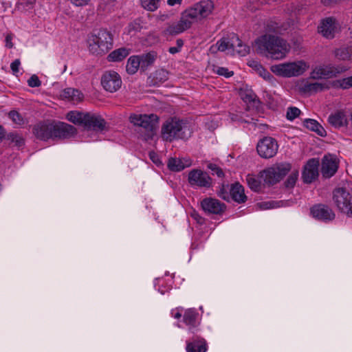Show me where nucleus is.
<instances>
[{
	"label": "nucleus",
	"instance_id": "31",
	"mask_svg": "<svg viewBox=\"0 0 352 352\" xmlns=\"http://www.w3.org/2000/svg\"><path fill=\"white\" fill-rule=\"evenodd\" d=\"M129 54V50L121 47L111 52L107 56L110 62H119L124 59Z\"/></svg>",
	"mask_w": 352,
	"mask_h": 352
},
{
	"label": "nucleus",
	"instance_id": "32",
	"mask_svg": "<svg viewBox=\"0 0 352 352\" xmlns=\"http://www.w3.org/2000/svg\"><path fill=\"white\" fill-rule=\"evenodd\" d=\"M85 113L77 111H72L67 113L66 118L67 119L75 124H79L83 126L84 121L85 119Z\"/></svg>",
	"mask_w": 352,
	"mask_h": 352
},
{
	"label": "nucleus",
	"instance_id": "44",
	"mask_svg": "<svg viewBox=\"0 0 352 352\" xmlns=\"http://www.w3.org/2000/svg\"><path fill=\"white\" fill-rule=\"evenodd\" d=\"M207 167L212 172L213 175L216 174L219 177H223L224 176L223 170L217 164L209 163Z\"/></svg>",
	"mask_w": 352,
	"mask_h": 352
},
{
	"label": "nucleus",
	"instance_id": "3",
	"mask_svg": "<svg viewBox=\"0 0 352 352\" xmlns=\"http://www.w3.org/2000/svg\"><path fill=\"white\" fill-rule=\"evenodd\" d=\"M190 135L191 131L188 123L176 118L168 120L162 127V138L167 142L177 139H188Z\"/></svg>",
	"mask_w": 352,
	"mask_h": 352
},
{
	"label": "nucleus",
	"instance_id": "13",
	"mask_svg": "<svg viewBox=\"0 0 352 352\" xmlns=\"http://www.w3.org/2000/svg\"><path fill=\"white\" fill-rule=\"evenodd\" d=\"M312 217L319 221L328 222L335 219L336 214L332 209L327 205L316 204L310 209Z\"/></svg>",
	"mask_w": 352,
	"mask_h": 352
},
{
	"label": "nucleus",
	"instance_id": "40",
	"mask_svg": "<svg viewBox=\"0 0 352 352\" xmlns=\"http://www.w3.org/2000/svg\"><path fill=\"white\" fill-rule=\"evenodd\" d=\"M300 113L301 111L298 108L295 107H289L287 109L286 118L287 120L292 121L298 118Z\"/></svg>",
	"mask_w": 352,
	"mask_h": 352
},
{
	"label": "nucleus",
	"instance_id": "61",
	"mask_svg": "<svg viewBox=\"0 0 352 352\" xmlns=\"http://www.w3.org/2000/svg\"><path fill=\"white\" fill-rule=\"evenodd\" d=\"M5 131L2 126L0 125V141L4 138Z\"/></svg>",
	"mask_w": 352,
	"mask_h": 352
},
{
	"label": "nucleus",
	"instance_id": "17",
	"mask_svg": "<svg viewBox=\"0 0 352 352\" xmlns=\"http://www.w3.org/2000/svg\"><path fill=\"white\" fill-rule=\"evenodd\" d=\"M318 29V32L324 37L329 39L334 38L337 30L336 19L330 16L321 20Z\"/></svg>",
	"mask_w": 352,
	"mask_h": 352
},
{
	"label": "nucleus",
	"instance_id": "47",
	"mask_svg": "<svg viewBox=\"0 0 352 352\" xmlns=\"http://www.w3.org/2000/svg\"><path fill=\"white\" fill-rule=\"evenodd\" d=\"M258 205L260 208L263 210L274 208L278 206V203L273 201L261 202L258 204Z\"/></svg>",
	"mask_w": 352,
	"mask_h": 352
},
{
	"label": "nucleus",
	"instance_id": "24",
	"mask_svg": "<svg viewBox=\"0 0 352 352\" xmlns=\"http://www.w3.org/2000/svg\"><path fill=\"white\" fill-rule=\"evenodd\" d=\"M230 195L232 199L238 203H244L247 200V197L244 192V188L239 182L231 185Z\"/></svg>",
	"mask_w": 352,
	"mask_h": 352
},
{
	"label": "nucleus",
	"instance_id": "37",
	"mask_svg": "<svg viewBox=\"0 0 352 352\" xmlns=\"http://www.w3.org/2000/svg\"><path fill=\"white\" fill-rule=\"evenodd\" d=\"M324 88L325 85L320 82H307L304 86V90L307 92H317L322 91Z\"/></svg>",
	"mask_w": 352,
	"mask_h": 352
},
{
	"label": "nucleus",
	"instance_id": "53",
	"mask_svg": "<svg viewBox=\"0 0 352 352\" xmlns=\"http://www.w3.org/2000/svg\"><path fill=\"white\" fill-rule=\"evenodd\" d=\"M248 64L256 72H258V69L262 67V65L258 61L254 60H250Z\"/></svg>",
	"mask_w": 352,
	"mask_h": 352
},
{
	"label": "nucleus",
	"instance_id": "35",
	"mask_svg": "<svg viewBox=\"0 0 352 352\" xmlns=\"http://www.w3.org/2000/svg\"><path fill=\"white\" fill-rule=\"evenodd\" d=\"M274 168L281 180L291 170L292 165L289 163H282L274 166Z\"/></svg>",
	"mask_w": 352,
	"mask_h": 352
},
{
	"label": "nucleus",
	"instance_id": "23",
	"mask_svg": "<svg viewBox=\"0 0 352 352\" xmlns=\"http://www.w3.org/2000/svg\"><path fill=\"white\" fill-rule=\"evenodd\" d=\"M206 342L201 338H193L192 341L188 342L186 344L187 352H206Z\"/></svg>",
	"mask_w": 352,
	"mask_h": 352
},
{
	"label": "nucleus",
	"instance_id": "14",
	"mask_svg": "<svg viewBox=\"0 0 352 352\" xmlns=\"http://www.w3.org/2000/svg\"><path fill=\"white\" fill-rule=\"evenodd\" d=\"M107 122L100 116L86 113L83 126L87 130L102 131L106 129Z\"/></svg>",
	"mask_w": 352,
	"mask_h": 352
},
{
	"label": "nucleus",
	"instance_id": "55",
	"mask_svg": "<svg viewBox=\"0 0 352 352\" xmlns=\"http://www.w3.org/2000/svg\"><path fill=\"white\" fill-rule=\"evenodd\" d=\"M321 2L324 6H331V4L336 3L338 2V0H321Z\"/></svg>",
	"mask_w": 352,
	"mask_h": 352
},
{
	"label": "nucleus",
	"instance_id": "15",
	"mask_svg": "<svg viewBox=\"0 0 352 352\" xmlns=\"http://www.w3.org/2000/svg\"><path fill=\"white\" fill-rule=\"evenodd\" d=\"M54 124L49 122H41L33 126L32 133L34 136L43 141L53 138Z\"/></svg>",
	"mask_w": 352,
	"mask_h": 352
},
{
	"label": "nucleus",
	"instance_id": "20",
	"mask_svg": "<svg viewBox=\"0 0 352 352\" xmlns=\"http://www.w3.org/2000/svg\"><path fill=\"white\" fill-rule=\"evenodd\" d=\"M328 122L333 127L338 129L347 126L349 123L347 116L343 111H337L330 114Z\"/></svg>",
	"mask_w": 352,
	"mask_h": 352
},
{
	"label": "nucleus",
	"instance_id": "39",
	"mask_svg": "<svg viewBox=\"0 0 352 352\" xmlns=\"http://www.w3.org/2000/svg\"><path fill=\"white\" fill-rule=\"evenodd\" d=\"M236 52L241 56H245L250 52V47L243 43L239 38V42H235V50Z\"/></svg>",
	"mask_w": 352,
	"mask_h": 352
},
{
	"label": "nucleus",
	"instance_id": "36",
	"mask_svg": "<svg viewBox=\"0 0 352 352\" xmlns=\"http://www.w3.org/2000/svg\"><path fill=\"white\" fill-rule=\"evenodd\" d=\"M160 3V0H141L142 6L148 10V11H155L156 10Z\"/></svg>",
	"mask_w": 352,
	"mask_h": 352
},
{
	"label": "nucleus",
	"instance_id": "9",
	"mask_svg": "<svg viewBox=\"0 0 352 352\" xmlns=\"http://www.w3.org/2000/svg\"><path fill=\"white\" fill-rule=\"evenodd\" d=\"M188 181L192 187L209 188L212 186V179L208 173L201 169H192L188 173Z\"/></svg>",
	"mask_w": 352,
	"mask_h": 352
},
{
	"label": "nucleus",
	"instance_id": "42",
	"mask_svg": "<svg viewBox=\"0 0 352 352\" xmlns=\"http://www.w3.org/2000/svg\"><path fill=\"white\" fill-rule=\"evenodd\" d=\"M298 171H294L292 172L288 178L287 179L285 184L287 188H293L294 185L296 184V182L298 179Z\"/></svg>",
	"mask_w": 352,
	"mask_h": 352
},
{
	"label": "nucleus",
	"instance_id": "12",
	"mask_svg": "<svg viewBox=\"0 0 352 352\" xmlns=\"http://www.w3.org/2000/svg\"><path fill=\"white\" fill-rule=\"evenodd\" d=\"M101 85L106 91L113 93L121 87L122 79L117 72L107 71L101 77Z\"/></svg>",
	"mask_w": 352,
	"mask_h": 352
},
{
	"label": "nucleus",
	"instance_id": "2",
	"mask_svg": "<svg viewBox=\"0 0 352 352\" xmlns=\"http://www.w3.org/2000/svg\"><path fill=\"white\" fill-rule=\"evenodd\" d=\"M257 53L267 57L279 60L285 58L289 52V45L283 38L270 34H265L255 41Z\"/></svg>",
	"mask_w": 352,
	"mask_h": 352
},
{
	"label": "nucleus",
	"instance_id": "4",
	"mask_svg": "<svg viewBox=\"0 0 352 352\" xmlns=\"http://www.w3.org/2000/svg\"><path fill=\"white\" fill-rule=\"evenodd\" d=\"M113 47V36L106 30H100L97 34L92 35L89 39V48L95 54L107 52Z\"/></svg>",
	"mask_w": 352,
	"mask_h": 352
},
{
	"label": "nucleus",
	"instance_id": "56",
	"mask_svg": "<svg viewBox=\"0 0 352 352\" xmlns=\"http://www.w3.org/2000/svg\"><path fill=\"white\" fill-rule=\"evenodd\" d=\"M181 50L179 49V47H169L168 49V52L172 54H175L176 53H178Z\"/></svg>",
	"mask_w": 352,
	"mask_h": 352
},
{
	"label": "nucleus",
	"instance_id": "49",
	"mask_svg": "<svg viewBox=\"0 0 352 352\" xmlns=\"http://www.w3.org/2000/svg\"><path fill=\"white\" fill-rule=\"evenodd\" d=\"M256 72L266 80L270 81L273 78V76L263 66Z\"/></svg>",
	"mask_w": 352,
	"mask_h": 352
},
{
	"label": "nucleus",
	"instance_id": "6",
	"mask_svg": "<svg viewBox=\"0 0 352 352\" xmlns=\"http://www.w3.org/2000/svg\"><path fill=\"white\" fill-rule=\"evenodd\" d=\"M333 201L339 210L352 217V195L344 188L334 189Z\"/></svg>",
	"mask_w": 352,
	"mask_h": 352
},
{
	"label": "nucleus",
	"instance_id": "25",
	"mask_svg": "<svg viewBox=\"0 0 352 352\" xmlns=\"http://www.w3.org/2000/svg\"><path fill=\"white\" fill-rule=\"evenodd\" d=\"M191 165V161L188 159L170 158L168 162V167L172 171H181Z\"/></svg>",
	"mask_w": 352,
	"mask_h": 352
},
{
	"label": "nucleus",
	"instance_id": "57",
	"mask_svg": "<svg viewBox=\"0 0 352 352\" xmlns=\"http://www.w3.org/2000/svg\"><path fill=\"white\" fill-rule=\"evenodd\" d=\"M177 309V311L176 313L174 314V311H173L171 314L175 318L179 319L182 317V313L179 311V309Z\"/></svg>",
	"mask_w": 352,
	"mask_h": 352
},
{
	"label": "nucleus",
	"instance_id": "28",
	"mask_svg": "<svg viewBox=\"0 0 352 352\" xmlns=\"http://www.w3.org/2000/svg\"><path fill=\"white\" fill-rule=\"evenodd\" d=\"M260 174L265 183L269 185L274 184L280 181V177L277 175L274 167L264 170Z\"/></svg>",
	"mask_w": 352,
	"mask_h": 352
},
{
	"label": "nucleus",
	"instance_id": "10",
	"mask_svg": "<svg viewBox=\"0 0 352 352\" xmlns=\"http://www.w3.org/2000/svg\"><path fill=\"white\" fill-rule=\"evenodd\" d=\"M278 144L277 141L272 137H265L257 144L256 150L258 154L263 158L273 157L278 151Z\"/></svg>",
	"mask_w": 352,
	"mask_h": 352
},
{
	"label": "nucleus",
	"instance_id": "46",
	"mask_svg": "<svg viewBox=\"0 0 352 352\" xmlns=\"http://www.w3.org/2000/svg\"><path fill=\"white\" fill-rule=\"evenodd\" d=\"M28 85L30 87H38L41 82L36 75H32L28 80Z\"/></svg>",
	"mask_w": 352,
	"mask_h": 352
},
{
	"label": "nucleus",
	"instance_id": "54",
	"mask_svg": "<svg viewBox=\"0 0 352 352\" xmlns=\"http://www.w3.org/2000/svg\"><path fill=\"white\" fill-rule=\"evenodd\" d=\"M90 0H69V1L76 6H84L88 4Z\"/></svg>",
	"mask_w": 352,
	"mask_h": 352
},
{
	"label": "nucleus",
	"instance_id": "34",
	"mask_svg": "<svg viewBox=\"0 0 352 352\" xmlns=\"http://www.w3.org/2000/svg\"><path fill=\"white\" fill-rule=\"evenodd\" d=\"M246 182L251 190L254 192H260L262 190V184L260 179L254 175H248Z\"/></svg>",
	"mask_w": 352,
	"mask_h": 352
},
{
	"label": "nucleus",
	"instance_id": "27",
	"mask_svg": "<svg viewBox=\"0 0 352 352\" xmlns=\"http://www.w3.org/2000/svg\"><path fill=\"white\" fill-rule=\"evenodd\" d=\"M60 97L63 99H65L76 103L82 100L83 95L78 89L73 88H66L61 91Z\"/></svg>",
	"mask_w": 352,
	"mask_h": 352
},
{
	"label": "nucleus",
	"instance_id": "43",
	"mask_svg": "<svg viewBox=\"0 0 352 352\" xmlns=\"http://www.w3.org/2000/svg\"><path fill=\"white\" fill-rule=\"evenodd\" d=\"M35 0H19L17 7L18 9L26 10L32 8Z\"/></svg>",
	"mask_w": 352,
	"mask_h": 352
},
{
	"label": "nucleus",
	"instance_id": "30",
	"mask_svg": "<svg viewBox=\"0 0 352 352\" xmlns=\"http://www.w3.org/2000/svg\"><path fill=\"white\" fill-rule=\"evenodd\" d=\"M303 126L307 129L316 132L320 136L324 137L327 134L324 129L314 119L305 120L303 122Z\"/></svg>",
	"mask_w": 352,
	"mask_h": 352
},
{
	"label": "nucleus",
	"instance_id": "50",
	"mask_svg": "<svg viewBox=\"0 0 352 352\" xmlns=\"http://www.w3.org/2000/svg\"><path fill=\"white\" fill-rule=\"evenodd\" d=\"M340 86L343 89H349L352 87V76L343 78L341 80Z\"/></svg>",
	"mask_w": 352,
	"mask_h": 352
},
{
	"label": "nucleus",
	"instance_id": "22",
	"mask_svg": "<svg viewBox=\"0 0 352 352\" xmlns=\"http://www.w3.org/2000/svg\"><path fill=\"white\" fill-rule=\"evenodd\" d=\"M235 42H239V36L235 33H231L227 38H223L217 42V50L221 52L228 49L235 50Z\"/></svg>",
	"mask_w": 352,
	"mask_h": 352
},
{
	"label": "nucleus",
	"instance_id": "58",
	"mask_svg": "<svg viewBox=\"0 0 352 352\" xmlns=\"http://www.w3.org/2000/svg\"><path fill=\"white\" fill-rule=\"evenodd\" d=\"M182 0H168V3L170 6H174L176 3H180Z\"/></svg>",
	"mask_w": 352,
	"mask_h": 352
},
{
	"label": "nucleus",
	"instance_id": "26",
	"mask_svg": "<svg viewBox=\"0 0 352 352\" xmlns=\"http://www.w3.org/2000/svg\"><path fill=\"white\" fill-rule=\"evenodd\" d=\"M199 313L195 309H188L185 311L183 317L184 322L190 328H195L199 324Z\"/></svg>",
	"mask_w": 352,
	"mask_h": 352
},
{
	"label": "nucleus",
	"instance_id": "51",
	"mask_svg": "<svg viewBox=\"0 0 352 352\" xmlns=\"http://www.w3.org/2000/svg\"><path fill=\"white\" fill-rule=\"evenodd\" d=\"M20 65L21 62L19 59H16L11 63L10 68L13 74L16 75L19 73Z\"/></svg>",
	"mask_w": 352,
	"mask_h": 352
},
{
	"label": "nucleus",
	"instance_id": "41",
	"mask_svg": "<svg viewBox=\"0 0 352 352\" xmlns=\"http://www.w3.org/2000/svg\"><path fill=\"white\" fill-rule=\"evenodd\" d=\"M8 117L16 124L21 125L24 123L23 118L16 111H10L8 113Z\"/></svg>",
	"mask_w": 352,
	"mask_h": 352
},
{
	"label": "nucleus",
	"instance_id": "11",
	"mask_svg": "<svg viewBox=\"0 0 352 352\" xmlns=\"http://www.w3.org/2000/svg\"><path fill=\"white\" fill-rule=\"evenodd\" d=\"M201 208L206 214L221 215L226 211V205L217 199L206 197L201 201Z\"/></svg>",
	"mask_w": 352,
	"mask_h": 352
},
{
	"label": "nucleus",
	"instance_id": "33",
	"mask_svg": "<svg viewBox=\"0 0 352 352\" xmlns=\"http://www.w3.org/2000/svg\"><path fill=\"white\" fill-rule=\"evenodd\" d=\"M139 69H140V65L138 55L129 57L126 65L127 73L131 75L135 74Z\"/></svg>",
	"mask_w": 352,
	"mask_h": 352
},
{
	"label": "nucleus",
	"instance_id": "21",
	"mask_svg": "<svg viewBox=\"0 0 352 352\" xmlns=\"http://www.w3.org/2000/svg\"><path fill=\"white\" fill-rule=\"evenodd\" d=\"M140 60V70L144 72L153 65L157 59V52L151 51L148 53L138 55Z\"/></svg>",
	"mask_w": 352,
	"mask_h": 352
},
{
	"label": "nucleus",
	"instance_id": "38",
	"mask_svg": "<svg viewBox=\"0 0 352 352\" xmlns=\"http://www.w3.org/2000/svg\"><path fill=\"white\" fill-rule=\"evenodd\" d=\"M8 140H10L12 143H14V146L18 147L22 146L25 143L23 137L17 133H10L8 135Z\"/></svg>",
	"mask_w": 352,
	"mask_h": 352
},
{
	"label": "nucleus",
	"instance_id": "5",
	"mask_svg": "<svg viewBox=\"0 0 352 352\" xmlns=\"http://www.w3.org/2000/svg\"><path fill=\"white\" fill-rule=\"evenodd\" d=\"M308 68L305 61L299 60L272 65L271 71L280 76L292 77L302 75Z\"/></svg>",
	"mask_w": 352,
	"mask_h": 352
},
{
	"label": "nucleus",
	"instance_id": "16",
	"mask_svg": "<svg viewBox=\"0 0 352 352\" xmlns=\"http://www.w3.org/2000/svg\"><path fill=\"white\" fill-rule=\"evenodd\" d=\"M319 165L318 159L312 158L308 160L302 173L305 183L310 184L318 177Z\"/></svg>",
	"mask_w": 352,
	"mask_h": 352
},
{
	"label": "nucleus",
	"instance_id": "63",
	"mask_svg": "<svg viewBox=\"0 0 352 352\" xmlns=\"http://www.w3.org/2000/svg\"><path fill=\"white\" fill-rule=\"evenodd\" d=\"M8 47H9L10 48H11V47H12V43H10L8 45Z\"/></svg>",
	"mask_w": 352,
	"mask_h": 352
},
{
	"label": "nucleus",
	"instance_id": "8",
	"mask_svg": "<svg viewBox=\"0 0 352 352\" xmlns=\"http://www.w3.org/2000/svg\"><path fill=\"white\" fill-rule=\"evenodd\" d=\"M129 120L135 126H140L148 132H153L158 123L159 118L155 114H131Z\"/></svg>",
	"mask_w": 352,
	"mask_h": 352
},
{
	"label": "nucleus",
	"instance_id": "1",
	"mask_svg": "<svg viewBox=\"0 0 352 352\" xmlns=\"http://www.w3.org/2000/svg\"><path fill=\"white\" fill-rule=\"evenodd\" d=\"M213 3L210 0L201 1L182 12L180 20L168 25L164 32L168 35H177L186 30L203 18L208 16L212 11Z\"/></svg>",
	"mask_w": 352,
	"mask_h": 352
},
{
	"label": "nucleus",
	"instance_id": "59",
	"mask_svg": "<svg viewBox=\"0 0 352 352\" xmlns=\"http://www.w3.org/2000/svg\"><path fill=\"white\" fill-rule=\"evenodd\" d=\"M176 43H177V47H179V49L181 50V48L182 47V46L184 45L183 40L181 39V38H179V39L177 40Z\"/></svg>",
	"mask_w": 352,
	"mask_h": 352
},
{
	"label": "nucleus",
	"instance_id": "19",
	"mask_svg": "<svg viewBox=\"0 0 352 352\" xmlns=\"http://www.w3.org/2000/svg\"><path fill=\"white\" fill-rule=\"evenodd\" d=\"M338 163L331 155H324L322 160L321 173L324 177L330 178L337 172Z\"/></svg>",
	"mask_w": 352,
	"mask_h": 352
},
{
	"label": "nucleus",
	"instance_id": "60",
	"mask_svg": "<svg viewBox=\"0 0 352 352\" xmlns=\"http://www.w3.org/2000/svg\"><path fill=\"white\" fill-rule=\"evenodd\" d=\"M210 52L212 54L214 53H216L217 51H219V50H217V44L215 45H212L210 47Z\"/></svg>",
	"mask_w": 352,
	"mask_h": 352
},
{
	"label": "nucleus",
	"instance_id": "45",
	"mask_svg": "<svg viewBox=\"0 0 352 352\" xmlns=\"http://www.w3.org/2000/svg\"><path fill=\"white\" fill-rule=\"evenodd\" d=\"M214 72L218 75L223 76L226 78H229L234 74L233 72H230L227 68L222 67H217Z\"/></svg>",
	"mask_w": 352,
	"mask_h": 352
},
{
	"label": "nucleus",
	"instance_id": "7",
	"mask_svg": "<svg viewBox=\"0 0 352 352\" xmlns=\"http://www.w3.org/2000/svg\"><path fill=\"white\" fill-rule=\"evenodd\" d=\"M347 70L346 67L338 65L329 64L317 66L311 72L310 77L313 79L331 78Z\"/></svg>",
	"mask_w": 352,
	"mask_h": 352
},
{
	"label": "nucleus",
	"instance_id": "48",
	"mask_svg": "<svg viewBox=\"0 0 352 352\" xmlns=\"http://www.w3.org/2000/svg\"><path fill=\"white\" fill-rule=\"evenodd\" d=\"M241 98L245 102H254L256 100V96L255 94H254L252 91H248V92L243 94L241 95Z\"/></svg>",
	"mask_w": 352,
	"mask_h": 352
},
{
	"label": "nucleus",
	"instance_id": "18",
	"mask_svg": "<svg viewBox=\"0 0 352 352\" xmlns=\"http://www.w3.org/2000/svg\"><path fill=\"white\" fill-rule=\"evenodd\" d=\"M53 138H69L76 134V129L69 124L58 122L54 124Z\"/></svg>",
	"mask_w": 352,
	"mask_h": 352
},
{
	"label": "nucleus",
	"instance_id": "29",
	"mask_svg": "<svg viewBox=\"0 0 352 352\" xmlns=\"http://www.w3.org/2000/svg\"><path fill=\"white\" fill-rule=\"evenodd\" d=\"M333 54L340 60H348L352 59V45L342 46L336 48Z\"/></svg>",
	"mask_w": 352,
	"mask_h": 352
},
{
	"label": "nucleus",
	"instance_id": "62",
	"mask_svg": "<svg viewBox=\"0 0 352 352\" xmlns=\"http://www.w3.org/2000/svg\"><path fill=\"white\" fill-rule=\"evenodd\" d=\"M150 157H151V159L153 160V162H154L155 163H156L155 160V153H150Z\"/></svg>",
	"mask_w": 352,
	"mask_h": 352
},
{
	"label": "nucleus",
	"instance_id": "52",
	"mask_svg": "<svg viewBox=\"0 0 352 352\" xmlns=\"http://www.w3.org/2000/svg\"><path fill=\"white\" fill-rule=\"evenodd\" d=\"M218 195H219V197H220L223 199H224L226 201H229L230 195H228V193L225 190L223 186H222V188H221V190L218 192Z\"/></svg>",
	"mask_w": 352,
	"mask_h": 352
}]
</instances>
